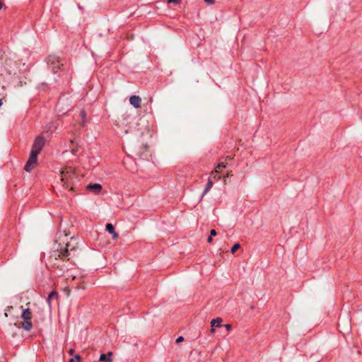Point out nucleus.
Masks as SVG:
<instances>
[{
	"instance_id": "1",
	"label": "nucleus",
	"mask_w": 362,
	"mask_h": 362,
	"mask_svg": "<svg viewBox=\"0 0 362 362\" xmlns=\"http://www.w3.org/2000/svg\"><path fill=\"white\" fill-rule=\"evenodd\" d=\"M76 179L75 169L71 166L64 168L61 171L60 184L64 189L73 190L74 180Z\"/></svg>"
},
{
	"instance_id": "2",
	"label": "nucleus",
	"mask_w": 362,
	"mask_h": 362,
	"mask_svg": "<svg viewBox=\"0 0 362 362\" xmlns=\"http://www.w3.org/2000/svg\"><path fill=\"white\" fill-rule=\"evenodd\" d=\"M21 318L23 320L22 327L26 331H30L33 328V323L31 321L32 312L30 308L23 309Z\"/></svg>"
},
{
	"instance_id": "3",
	"label": "nucleus",
	"mask_w": 362,
	"mask_h": 362,
	"mask_svg": "<svg viewBox=\"0 0 362 362\" xmlns=\"http://www.w3.org/2000/svg\"><path fill=\"white\" fill-rule=\"evenodd\" d=\"M69 243H66V247L64 248L57 249L54 252V256L57 258H61L63 260L69 259L70 258V252L68 250Z\"/></svg>"
},
{
	"instance_id": "4",
	"label": "nucleus",
	"mask_w": 362,
	"mask_h": 362,
	"mask_svg": "<svg viewBox=\"0 0 362 362\" xmlns=\"http://www.w3.org/2000/svg\"><path fill=\"white\" fill-rule=\"evenodd\" d=\"M45 145V140L41 136H37L33 144L31 153L38 155Z\"/></svg>"
},
{
	"instance_id": "5",
	"label": "nucleus",
	"mask_w": 362,
	"mask_h": 362,
	"mask_svg": "<svg viewBox=\"0 0 362 362\" xmlns=\"http://www.w3.org/2000/svg\"><path fill=\"white\" fill-rule=\"evenodd\" d=\"M37 156L38 155L30 152L29 158L25 165V171L30 172L35 168L37 161Z\"/></svg>"
},
{
	"instance_id": "6",
	"label": "nucleus",
	"mask_w": 362,
	"mask_h": 362,
	"mask_svg": "<svg viewBox=\"0 0 362 362\" xmlns=\"http://www.w3.org/2000/svg\"><path fill=\"white\" fill-rule=\"evenodd\" d=\"M87 189L93 193L99 194L102 189V185L98 183L89 184L87 186Z\"/></svg>"
},
{
	"instance_id": "7",
	"label": "nucleus",
	"mask_w": 362,
	"mask_h": 362,
	"mask_svg": "<svg viewBox=\"0 0 362 362\" xmlns=\"http://www.w3.org/2000/svg\"><path fill=\"white\" fill-rule=\"evenodd\" d=\"M141 99L137 95H132L129 98L130 104L136 108H139L141 107Z\"/></svg>"
},
{
	"instance_id": "8",
	"label": "nucleus",
	"mask_w": 362,
	"mask_h": 362,
	"mask_svg": "<svg viewBox=\"0 0 362 362\" xmlns=\"http://www.w3.org/2000/svg\"><path fill=\"white\" fill-rule=\"evenodd\" d=\"M59 298L58 293L56 291H52L48 296L47 298V303L49 305V307H52V302L54 300H57Z\"/></svg>"
},
{
	"instance_id": "9",
	"label": "nucleus",
	"mask_w": 362,
	"mask_h": 362,
	"mask_svg": "<svg viewBox=\"0 0 362 362\" xmlns=\"http://www.w3.org/2000/svg\"><path fill=\"white\" fill-rule=\"evenodd\" d=\"M212 175H211L210 177L208 179L207 184L205 187V189L202 193V199L204 197V195L211 189L214 185V182L212 180Z\"/></svg>"
},
{
	"instance_id": "10",
	"label": "nucleus",
	"mask_w": 362,
	"mask_h": 362,
	"mask_svg": "<svg viewBox=\"0 0 362 362\" xmlns=\"http://www.w3.org/2000/svg\"><path fill=\"white\" fill-rule=\"evenodd\" d=\"M223 322L222 318L221 317H216V319H214L211 321L210 324L211 327H221V322Z\"/></svg>"
},
{
	"instance_id": "11",
	"label": "nucleus",
	"mask_w": 362,
	"mask_h": 362,
	"mask_svg": "<svg viewBox=\"0 0 362 362\" xmlns=\"http://www.w3.org/2000/svg\"><path fill=\"white\" fill-rule=\"evenodd\" d=\"M227 163H224L223 162H220L218 165L216 167L214 170H213L211 173L213 175L214 173H220L221 169L225 168L226 167Z\"/></svg>"
},
{
	"instance_id": "12",
	"label": "nucleus",
	"mask_w": 362,
	"mask_h": 362,
	"mask_svg": "<svg viewBox=\"0 0 362 362\" xmlns=\"http://www.w3.org/2000/svg\"><path fill=\"white\" fill-rule=\"evenodd\" d=\"M107 355H108V357L107 358V356H106V355L105 354H102L100 356V358H99L100 361H107L108 362H112V352H108Z\"/></svg>"
},
{
	"instance_id": "13",
	"label": "nucleus",
	"mask_w": 362,
	"mask_h": 362,
	"mask_svg": "<svg viewBox=\"0 0 362 362\" xmlns=\"http://www.w3.org/2000/svg\"><path fill=\"white\" fill-rule=\"evenodd\" d=\"M106 230L110 234L113 233L115 231V227L112 223H107L105 226Z\"/></svg>"
},
{
	"instance_id": "14",
	"label": "nucleus",
	"mask_w": 362,
	"mask_h": 362,
	"mask_svg": "<svg viewBox=\"0 0 362 362\" xmlns=\"http://www.w3.org/2000/svg\"><path fill=\"white\" fill-rule=\"evenodd\" d=\"M240 247V245L239 243H235L230 250L231 253L234 254Z\"/></svg>"
},
{
	"instance_id": "15",
	"label": "nucleus",
	"mask_w": 362,
	"mask_h": 362,
	"mask_svg": "<svg viewBox=\"0 0 362 362\" xmlns=\"http://www.w3.org/2000/svg\"><path fill=\"white\" fill-rule=\"evenodd\" d=\"M75 360L76 362H81V356L79 355H76L74 358H71L69 362H75Z\"/></svg>"
},
{
	"instance_id": "16",
	"label": "nucleus",
	"mask_w": 362,
	"mask_h": 362,
	"mask_svg": "<svg viewBox=\"0 0 362 362\" xmlns=\"http://www.w3.org/2000/svg\"><path fill=\"white\" fill-rule=\"evenodd\" d=\"M80 115H81V117L82 120H83L82 122H83V124H84L85 123V119H86V112L84 110H82L81 112Z\"/></svg>"
},
{
	"instance_id": "17",
	"label": "nucleus",
	"mask_w": 362,
	"mask_h": 362,
	"mask_svg": "<svg viewBox=\"0 0 362 362\" xmlns=\"http://www.w3.org/2000/svg\"><path fill=\"white\" fill-rule=\"evenodd\" d=\"M180 2V0H167V3H168V4H172V3H173V4H179Z\"/></svg>"
},
{
	"instance_id": "18",
	"label": "nucleus",
	"mask_w": 362,
	"mask_h": 362,
	"mask_svg": "<svg viewBox=\"0 0 362 362\" xmlns=\"http://www.w3.org/2000/svg\"><path fill=\"white\" fill-rule=\"evenodd\" d=\"M112 238H113L114 240H115V239H117V238H118L119 235H118V233H116V232H115V230L114 231V233H112Z\"/></svg>"
},
{
	"instance_id": "19",
	"label": "nucleus",
	"mask_w": 362,
	"mask_h": 362,
	"mask_svg": "<svg viewBox=\"0 0 362 362\" xmlns=\"http://www.w3.org/2000/svg\"><path fill=\"white\" fill-rule=\"evenodd\" d=\"M216 234H217L216 231L214 229H211L210 230V235L211 236H215V235H216Z\"/></svg>"
},
{
	"instance_id": "20",
	"label": "nucleus",
	"mask_w": 362,
	"mask_h": 362,
	"mask_svg": "<svg viewBox=\"0 0 362 362\" xmlns=\"http://www.w3.org/2000/svg\"><path fill=\"white\" fill-rule=\"evenodd\" d=\"M224 327H225V328H226V329L227 331H230L231 329V327H232L230 324H226V325H224Z\"/></svg>"
},
{
	"instance_id": "21",
	"label": "nucleus",
	"mask_w": 362,
	"mask_h": 362,
	"mask_svg": "<svg viewBox=\"0 0 362 362\" xmlns=\"http://www.w3.org/2000/svg\"><path fill=\"white\" fill-rule=\"evenodd\" d=\"M184 339V338L182 337H179L177 339H176V342L177 343H180L181 341H182Z\"/></svg>"
},
{
	"instance_id": "22",
	"label": "nucleus",
	"mask_w": 362,
	"mask_h": 362,
	"mask_svg": "<svg viewBox=\"0 0 362 362\" xmlns=\"http://www.w3.org/2000/svg\"><path fill=\"white\" fill-rule=\"evenodd\" d=\"M211 177H212V180L214 179L215 180H219L221 179L220 176H216V175L214 176V175H212Z\"/></svg>"
},
{
	"instance_id": "23",
	"label": "nucleus",
	"mask_w": 362,
	"mask_h": 362,
	"mask_svg": "<svg viewBox=\"0 0 362 362\" xmlns=\"http://www.w3.org/2000/svg\"><path fill=\"white\" fill-rule=\"evenodd\" d=\"M204 1L207 4H214V0H204Z\"/></svg>"
},
{
	"instance_id": "24",
	"label": "nucleus",
	"mask_w": 362,
	"mask_h": 362,
	"mask_svg": "<svg viewBox=\"0 0 362 362\" xmlns=\"http://www.w3.org/2000/svg\"><path fill=\"white\" fill-rule=\"evenodd\" d=\"M213 239H212V236H209L207 239V241L208 243H211L212 242Z\"/></svg>"
},
{
	"instance_id": "25",
	"label": "nucleus",
	"mask_w": 362,
	"mask_h": 362,
	"mask_svg": "<svg viewBox=\"0 0 362 362\" xmlns=\"http://www.w3.org/2000/svg\"><path fill=\"white\" fill-rule=\"evenodd\" d=\"M69 354H70L71 355H72V354H74V350L71 349H70V350H69Z\"/></svg>"
},
{
	"instance_id": "26",
	"label": "nucleus",
	"mask_w": 362,
	"mask_h": 362,
	"mask_svg": "<svg viewBox=\"0 0 362 362\" xmlns=\"http://www.w3.org/2000/svg\"><path fill=\"white\" fill-rule=\"evenodd\" d=\"M211 332L212 334H214V333L215 332V329H214V327H211Z\"/></svg>"
},
{
	"instance_id": "27",
	"label": "nucleus",
	"mask_w": 362,
	"mask_h": 362,
	"mask_svg": "<svg viewBox=\"0 0 362 362\" xmlns=\"http://www.w3.org/2000/svg\"><path fill=\"white\" fill-rule=\"evenodd\" d=\"M2 6H3V4L1 2H0V10L2 8Z\"/></svg>"
},
{
	"instance_id": "28",
	"label": "nucleus",
	"mask_w": 362,
	"mask_h": 362,
	"mask_svg": "<svg viewBox=\"0 0 362 362\" xmlns=\"http://www.w3.org/2000/svg\"><path fill=\"white\" fill-rule=\"evenodd\" d=\"M2 105V101L0 99V106Z\"/></svg>"
},
{
	"instance_id": "29",
	"label": "nucleus",
	"mask_w": 362,
	"mask_h": 362,
	"mask_svg": "<svg viewBox=\"0 0 362 362\" xmlns=\"http://www.w3.org/2000/svg\"><path fill=\"white\" fill-rule=\"evenodd\" d=\"M229 176H230V173H227L226 177H229Z\"/></svg>"
}]
</instances>
